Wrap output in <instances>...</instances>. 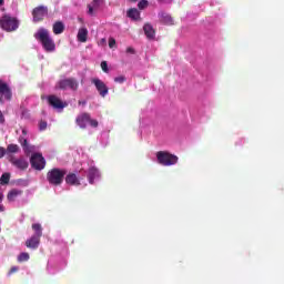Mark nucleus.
Wrapping results in <instances>:
<instances>
[{"label": "nucleus", "mask_w": 284, "mask_h": 284, "mask_svg": "<svg viewBox=\"0 0 284 284\" xmlns=\"http://www.w3.org/2000/svg\"><path fill=\"white\" fill-rule=\"evenodd\" d=\"M128 81V79L125 78V75H120L114 78V82L115 83H125Z\"/></svg>", "instance_id": "nucleus-28"}, {"label": "nucleus", "mask_w": 284, "mask_h": 284, "mask_svg": "<svg viewBox=\"0 0 284 284\" xmlns=\"http://www.w3.org/2000/svg\"><path fill=\"white\" fill-rule=\"evenodd\" d=\"M40 244L41 237H37L34 235L26 241V247H28L29 250H38Z\"/></svg>", "instance_id": "nucleus-12"}, {"label": "nucleus", "mask_w": 284, "mask_h": 284, "mask_svg": "<svg viewBox=\"0 0 284 284\" xmlns=\"http://www.w3.org/2000/svg\"><path fill=\"white\" fill-rule=\"evenodd\" d=\"M89 122H90V113H82V114L78 115V118H77V124L82 130H85L87 123H89Z\"/></svg>", "instance_id": "nucleus-13"}, {"label": "nucleus", "mask_w": 284, "mask_h": 284, "mask_svg": "<svg viewBox=\"0 0 284 284\" xmlns=\"http://www.w3.org/2000/svg\"><path fill=\"white\" fill-rule=\"evenodd\" d=\"M21 194H23V191L19 189H12L11 191H9L7 199L8 201H17V196H21Z\"/></svg>", "instance_id": "nucleus-19"}, {"label": "nucleus", "mask_w": 284, "mask_h": 284, "mask_svg": "<svg viewBox=\"0 0 284 284\" xmlns=\"http://www.w3.org/2000/svg\"><path fill=\"white\" fill-rule=\"evenodd\" d=\"M22 132H23V134H26V130H23Z\"/></svg>", "instance_id": "nucleus-44"}, {"label": "nucleus", "mask_w": 284, "mask_h": 284, "mask_svg": "<svg viewBox=\"0 0 284 284\" xmlns=\"http://www.w3.org/2000/svg\"><path fill=\"white\" fill-rule=\"evenodd\" d=\"M19 272V266H12L8 273L9 276H12V274H17Z\"/></svg>", "instance_id": "nucleus-32"}, {"label": "nucleus", "mask_w": 284, "mask_h": 284, "mask_svg": "<svg viewBox=\"0 0 284 284\" xmlns=\"http://www.w3.org/2000/svg\"><path fill=\"white\" fill-rule=\"evenodd\" d=\"M143 31L145 37L149 39H154V37H156V31L154 30V27H152V24L150 23H145L143 26Z\"/></svg>", "instance_id": "nucleus-17"}, {"label": "nucleus", "mask_w": 284, "mask_h": 284, "mask_svg": "<svg viewBox=\"0 0 284 284\" xmlns=\"http://www.w3.org/2000/svg\"><path fill=\"white\" fill-rule=\"evenodd\" d=\"M0 6H3V0H0Z\"/></svg>", "instance_id": "nucleus-42"}, {"label": "nucleus", "mask_w": 284, "mask_h": 284, "mask_svg": "<svg viewBox=\"0 0 284 284\" xmlns=\"http://www.w3.org/2000/svg\"><path fill=\"white\" fill-rule=\"evenodd\" d=\"M78 103H79V105H87L88 102L85 100H83V101L80 100Z\"/></svg>", "instance_id": "nucleus-39"}, {"label": "nucleus", "mask_w": 284, "mask_h": 284, "mask_svg": "<svg viewBox=\"0 0 284 284\" xmlns=\"http://www.w3.org/2000/svg\"><path fill=\"white\" fill-rule=\"evenodd\" d=\"M135 53H136V51L134 50V48H132V47L126 48V54H135Z\"/></svg>", "instance_id": "nucleus-36"}, {"label": "nucleus", "mask_w": 284, "mask_h": 284, "mask_svg": "<svg viewBox=\"0 0 284 284\" xmlns=\"http://www.w3.org/2000/svg\"><path fill=\"white\" fill-rule=\"evenodd\" d=\"M0 28L4 32H14L19 30V19L10 14H3L0 19Z\"/></svg>", "instance_id": "nucleus-3"}, {"label": "nucleus", "mask_w": 284, "mask_h": 284, "mask_svg": "<svg viewBox=\"0 0 284 284\" xmlns=\"http://www.w3.org/2000/svg\"><path fill=\"white\" fill-rule=\"evenodd\" d=\"M101 41H102V43H105V38H103Z\"/></svg>", "instance_id": "nucleus-43"}, {"label": "nucleus", "mask_w": 284, "mask_h": 284, "mask_svg": "<svg viewBox=\"0 0 284 284\" xmlns=\"http://www.w3.org/2000/svg\"><path fill=\"white\" fill-rule=\"evenodd\" d=\"M32 17H33V21L36 23H39V21H43V19H45V17H48V7H45V6L36 7L32 10Z\"/></svg>", "instance_id": "nucleus-9"}, {"label": "nucleus", "mask_w": 284, "mask_h": 284, "mask_svg": "<svg viewBox=\"0 0 284 284\" xmlns=\"http://www.w3.org/2000/svg\"><path fill=\"white\" fill-rule=\"evenodd\" d=\"M27 261H30L29 253L23 252L18 255V263H26Z\"/></svg>", "instance_id": "nucleus-25"}, {"label": "nucleus", "mask_w": 284, "mask_h": 284, "mask_svg": "<svg viewBox=\"0 0 284 284\" xmlns=\"http://www.w3.org/2000/svg\"><path fill=\"white\" fill-rule=\"evenodd\" d=\"M65 31V24H63L61 21H57L53 24V34H63Z\"/></svg>", "instance_id": "nucleus-22"}, {"label": "nucleus", "mask_w": 284, "mask_h": 284, "mask_svg": "<svg viewBox=\"0 0 284 284\" xmlns=\"http://www.w3.org/2000/svg\"><path fill=\"white\" fill-rule=\"evenodd\" d=\"M0 123H6V118L3 116V113L0 111Z\"/></svg>", "instance_id": "nucleus-37"}, {"label": "nucleus", "mask_w": 284, "mask_h": 284, "mask_svg": "<svg viewBox=\"0 0 284 284\" xmlns=\"http://www.w3.org/2000/svg\"><path fill=\"white\" fill-rule=\"evenodd\" d=\"M131 3H136L139 0H129Z\"/></svg>", "instance_id": "nucleus-40"}, {"label": "nucleus", "mask_w": 284, "mask_h": 284, "mask_svg": "<svg viewBox=\"0 0 284 284\" xmlns=\"http://www.w3.org/2000/svg\"><path fill=\"white\" fill-rule=\"evenodd\" d=\"M65 174H68V171L65 169L53 168L47 172V181L49 185H54L55 187H59V185L63 183Z\"/></svg>", "instance_id": "nucleus-2"}, {"label": "nucleus", "mask_w": 284, "mask_h": 284, "mask_svg": "<svg viewBox=\"0 0 284 284\" xmlns=\"http://www.w3.org/2000/svg\"><path fill=\"white\" fill-rule=\"evenodd\" d=\"M116 45V40L114 38H109V48H114Z\"/></svg>", "instance_id": "nucleus-34"}, {"label": "nucleus", "mask_w": 284, "mask_h": 284, "mask_svg": "<svg viewBox=\"0 0 284 284\" xmlns=\"http://www.w3.org/2000/svg\"><path fill=\"white\" fill-rule=\"evenodd\" d=\"M91 83L94 85L97 92L102 97V99H105L108 94H110V88H108V84L103 82V80L99 78H92Z\"/></svg>", "instance_id": "nucleus-6"}, {"label": "nucleus", "mask_w": 284, "mask_h": 284, "mask_svg": "<svg viewBox=\"0 0 284 284\" xmlns=\"http://www.w3.org/2000/svg\"><path fill=\"white\" fill-rule=\"evenodd\" d=\"M0 201H1V196H0Z\"/></svg>", "instance_id": "nucleus-45"}, {"label": "nucleus", "mask_w": 284, "mask_h": 284, "mask_svg": "<svg viewBox=\"0 0 284 284\" xmlns=\"http://www.w3.org/2000/svg\"><path fill=\"white\" fill-rule=\"evenodd\" d=\"M55 88L59 90H72L73 92H77V90H79V80L75 78H65L60 80Z\"/></svg>", "instance_id": "nucleus-5"}, {"label": "nucleus", "mask_w": 284, "mask_h": 284, "mask_svg": "<svg viewBox=\"0 0 284 284\" xmlns=\"http://www.w3.org/2000/svg\"><path fill=\"white\" fill-rule=\"evenodd\" d=\"M47 129H48V122L41 120L40 123H39V130H40L41 132H43V131L47 130Z\"/></svg>", "instance_id": "nucleus-29"}, {"label": "nucleus", "mask_w": 284, "mask_h": 284, "mask_svg": "<svg viewBox=\"0 0 284 284\" xmlns=\"http://www.w3.org/2000/svg\"><path fill=\"white\" fill-rule=\"evenodd\" d=\"M19 143L22 148H28V140L26 138H19Z\"/></svg>", "instance_id": "nucleus-31"}, {"label": "nucleus", "mask_w": 284, "mask_h": 284, "mask_svg": "<svg viewBox=\"0 0 284 284\" xmlns=\"http://www.w3.org/2000/svg\"><path fill=\"white\" fill-rule=\"evenodd\" d=\"M65 183L67 185H81V181L79 180V176L74 173H69L65 176Z\"/></svg>", "instance_id": "nucleus-16"}, {"label": "nucleus", "mask_w": 284, "mask_h": 284, "mask_svg": "<svg viewBox=\"0 0 284 284\" xmlns=\"http://www.w3.org/2000/svg\"><path fill=\"white\" fill-rule=\"evenodd\" d=\"M160 21H162V23H164L165 26H174V20L172 19V16L168 13L162 12L160 14Z\"/></svg>", "instance_id": "nucleus-20"}, {"label": "nucleus", "mask_w": 284, "mask_h": 284, "mask_svg": "<svg viewBox=\"0 0 284 284\" xmlns=\"http://www.w3.org/2000/svg\"><path fill=\"white\" fill-rule=\"evenodd\" d=\"M99 176H101V173L99 172V169L94 168V166H91L89 169V172H88V179H89V183L91 185H94V180L95 179H99Z\"/></svg>", "instance_id": "nucleus-14"}, {"label": "nucleus", "mask_w": 284, "mask_h": 284, "mask_svg": "<svg viewBox=\"0 0 284 284\" xmlns=\"http://www.w3.org/2000/svg\"><path fill=\"white\" fill-rule=\"evenodd\" d=\"M156 159L160 165H164L166 168H170V165H176V163H179V156L168 151H159L156 153Z\"/></svg>", "instance_id": "nucleus-4"}, {"label": "nucleus", "mask_w": 284, "mask_h": 284, "mask_svg": "<svg viewBox=\"0 0 284 284\" xmlns=\"http://www.w3.org/2000/svg\"><path fill=\"white\" fill-rule=\"evenodd\" d=\"M0 183L2 185H8V183H10V173H3L0 178Z\"/></svg>", "instance_id": "nucleus-26"}, {"label": "nucleus", "mask_w": 284, "mask_h": 284, "mask_svg": "<svg viewBox=\"0 0 284 284\" xmlns=\"http://www.w3.org/2000/svg\"><path fill=\"white\" fill-rule=\"evenodd\" d=\"M21 152V149L17 144H9L7 146V155L10 156V154H19Z\"/></svg>", "instance_id": "nucleus-24"}, {"label": "nucleus", "mask_w": 284, "mask_h": 284, "mask_svg": "<svg viewBox=\"0 0 284 284\" xmlns=\"http://www.w3.org/2000/svg\"><path fill=\"white\" fill-rule=\"evenodd\" d=\"M3 99L6 101H12V90L10 89V85L8 83L3 82V80H0V104L2 105Z\"/></svg>", "instance_id": "nucleus-8"}, {"label": "nucleus", "mask_w": 284, "mask_h": 284, "mask_svg": "<svg viewBox=\"0 0 284 284\" xmlns=\"http://www.w3.org/2000/svg\"><path fill=\"white\" fill-rule=\"evenodd\" d=\"M89 123L91 128H99V121L97 120H91L90 118Z\"/></svg>", "instance_id": "nucleus-33"}, {"label": "nucleus", "mask_w": 284, "mask_h": 284, "mask_svg": "<svg viewBox=\"0 0 284 284\" xmlns=\"http://www.w3.org/2000/svg\"><path fill=\"white\" fill-rule=\"evenodd\" d=\"M126 16L133 21H139V19H141V12L136 8L129 9Z\"/></svg>", "instance_id": "nucleus-18"}, {"label": "nucleus", "mask_w": 284, "mask_h": 284, "mask_svg": "<svg viewBox=\"0 0 284 284\" xmlns=\"http://www.w3.org/2000/svg\"><path fill=\"white\" fill-rule=\"evenodd\" d=\"M103 3V0H93L90 4H88V14L90 17H94V10H99Z\"/></svg>", "instance_id": "nucleus-15"}, {"label": "nucleus", "mask_w": 284, "mask_h": 284, "mask_svg": "<svg viewBox=\"0 0 284 284\" xmlns=\"http://www.w3.org/2000/svg\"><path fill=\"white\" fill-rule=\"evenodd\" d=\"M10 163L13 164L14 168H17L18 170H21L22 172L28 170L29 168V163L26 161L24 158H14V156H11L9 159Z\"/></svg>", "instance_id": "nucleus-10"}, {"label": "nucleus", "mask_w": 284, "mask_h": 284, "mask_svg": "<svg viewBox=\"0 0 284 284\" xmlns=\"http://www.w3.org/2000/svg\"><path fill=\"white\" fill-rule=\"evenodd\" d=\"M78 41H80V43H85V41H88V29L87 28L79 29Z\"/></svg>", "instance_id": "nucleus-21"}, {"label": "nucleus", "mask_w": 284, "mask_h": 284, "mask_svg": "<svg viewBox=\"0 0 284 284\" xmlns=\"http://www.w3.org/2000/svg\"><path fill=\"white\" fill-rule=\"evenodd\" d=\"M159 3H172V0H158Z\"/></svg>", "instance_id": "nucleus-38"}, {"label": "nucleus", "mask_w": 284, "mask_h": 284, "mask_svg": "<svg viewBox=\"0 0 284 284\" xmlns=\"http://www.w3.org/2000/svg\"><path fill=\"white\" fill-rule=\"evenodd\" d=\"M48 103L54 110H63V108H65V105H68L67 103L61 101V99H59L57 95H49Z\"/></svg>", "instance_id": "nucleus-11"}, {"label": "nucleus", "mask_w": 284, "mask_h": 284, "mask_svg": "<svg viewBox=\"0 0 284 284\" xmlns=\"http://www.w3.org/2000/svg\"><path fill=\"white\" fill-rule=\"evenodd\" d=\"M32 230L34 232L33 236L38 239H41V236H43V227L41 226L40 223L32 224Z\"/></svg>", "instance_id": "nucleus-23"}, {"label": "nucleus", "mask_w": 284, "mask_h": 284, "mask_svg": "<svg viewBox=\"0 0 284 284\" xmlns=\"http://www.w3.org/2000/svg\"><path fill=\"white\" fill-rule=\"evenodd\" d=\"M34 39L41 43L45 52H54L57 50V44L54 40L50 37V31L45 28H40L34 34Z\"/></svg>", "instance_id": "nucleus-1"}, {"label": "nucleus", "mask_w": 284, "mask_h": 284, "mask_svg": "<svg viewBox=\"0 0 284 284\" xmlns=\"http://www.w3.org/2000/svg\"><path fill=\"white\" fill-rule=\"evenodd\" d=\"M30 164L33 170H45V158L41 153H33L30 158Z\"/></svg>", "instance_id": "nucleus-7"}, {"label": "nucleus", "mask_w": 284, "mask_h": 284, "mask_svg": "<svg viewBox=\"0 0 284 284\" xmlns=\"http://www.w3.org/2000/svg\"><path fill=\"white\" fill-rule=\"evenodd\" d=\"M148 6H149L148 0H141V1L138 3L139 10H145V8H148Z\"/></svg>", "instance_id": "nucleus-27"}, {"label": "nucleus", "mask_w": 284, "mask_h": 284, "mask_svg": "<svg viewBox=\"0 0 284 284\" xmlns=\"http://www.w3.org/2000/svg\"><path fill=\"white\" fill-rule=\"evenodd\" d=\"M6 154H8L7 149L3 146H0V159H3V156H6Z\"/></svg>", "instance_id": "nucleus-35"}, {"label": "nucleus", "mask_w": 284, "mask_h": 284, "mask_svg": "<svg viewBox=\"0 0 284 284\" xmlns=\"http://www.w3.org/2000/svg\"><path fill=\"white\" fill-rule=\"evenodd\" d=\"M100 65L102 71L105 72L106 74L108 72H110V69H108V61H102Z\"/></svg>", "instance_id": "nucleus-30"}, {"label": "nucleus", "mask_w": 284, "mask_h": 284, "mask_svg": "<svg viewBox=\"0 0 284 284\" xmlns=\"http://www.w3.org/2000/svg\"><path fill=\"white\" fill-rule=\"evenodd\" d=\"M3 210H4L3 205H0V212H3Z\"/></svg>", "instance_id": "nucleus-41"}]
</instances>
